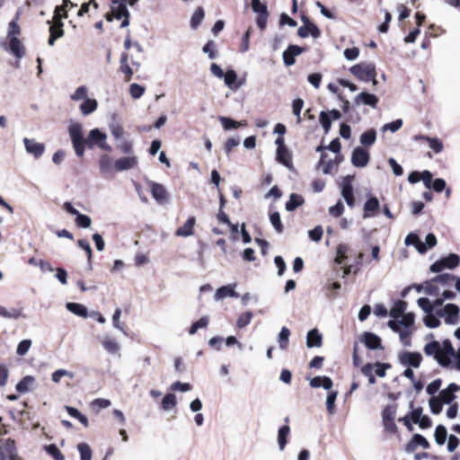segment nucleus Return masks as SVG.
Instances as JSON below:
<instances>
[{"label":"nucleus","mask_w":460,"mask_h":460,"mask_svg":"<svg viewBox=\"0 0 460 460\" xmlns=\"http://www.w3.org/2000/svg\"><path fill=\"white\" fill-rule=\"evenodd\" d=\"M68 133L75 153L78 157L84 155L85 145L92 148L94 146H99L102 142L107 139V135L97 128L90 130L87 138H84L82 125L78 122H73L69 125Z\"/></svg>","instance_id":"nucleus-1"},{"label":"nucleus","mask_w":460,"mask_h":460,"mask_svg":"<svg viewBox=\"0 0 460 460\" xmlns=\"http://www.w3.org/2000/svg\"><path fill=\"white\" fill-rule=\"evenodd\" d=\"M424 353L429 357H433L442 367L451 366V357L456 355V350L449 339L444 340L441 343L438 341H432L425 344Z\"/></svg>","instance_id":"nucleus-2"},{"label":"nucleus","mask_w":460,"mask_h":460,"mask_svg":"<svg viewBox=\"0 0 460 460\" xmlns=\"http://www.w3.org/2000/svg\"><path fill=\"white\" fill-rule=\"evenodd\" d=\"M349 72L358 80L370 82L376 77V65L374 63H359L352 66Z\"/></svg>","instance_id":"nucleus-3"},{"label":"nucleus","mask_w":460,"mask_h":460,"mask_svg":"<svg viewBox=\"0 0 460 460\" xmlns=\"http://www.w3.org/2000/svg\"><path fill=\"white\" fill-rule=\"evenodd\" d=\"M251 8L252 12L257 14L255 19L257 27L261 31H264L267 27V22L270 15L267 4L265 3H262L261 0H252Z\"/></svg>","instance_id":"nucleus-4"},{"label":"nucleus","mask_w":460,"mask_h":460,"mask_svg":"<svg viewBox=\"0 0 460 460\" xmlns=\"http://www.w3.org/2000/svg\"><path fill=\"white\" fill-rule=\"evenodd\" d=\"M460 309L459 307L452 303L447 304L442 309H438L436 314L439 317H445V323L447 324H456L458 322Z\"/></svg>","instance_id":"nucleus-5"},{"label":"nucleus","mask_w":460,"mask_h":460,"mask_svg":"<svg viewBox=\"0 0 460 460\" xmlns=\"http://www.w3.org/2000/svg\"><path fill=\"white\" fill-rule=\"evenodd\" d=\"M399 363L408 367H420L422 361V355L417 351L403 350L398 355Z\"/></svg>","instance_id":"nucleus-6"},{"label":"nucleus","mask_w":460,"mask_h":460,"mask_svg":"<svg viewBox=\"0 0 460 460\" xmlns=\"http://www.w3.org/2000/svg\"><path fill=\"white\" fill-rule=\"evenodd\" d=\"M63 208L69 214L75 217V221L78 227L88 228L91 226L92 219L89 216L80 213L76 208L73 207L71 202L66 201L63 205Z\"/></svg>","instance_id":"nucleus-7"},{"label":"nucleus","mask_w":460,"mask_h":460,"mask_svg":"<svg viewBox=\"0 0 460 460\" xmlns=\"http://www.w3.org/2000/svg\"><path fill=\"white\" fill-rule=\"evenodd\" d=\"M370 160L369 152L361 147L357 146L353 149L351 154V164L357 168H364L367 165Z\"/></svg>","instance_id":"nucleus-8"},{"label":"nucleus","mask_w":460,"mask_h":460,"mask_svg":"<svg viewBox=\"0 0 460 460\" xmlns=\"http://www.w3.org/2000/svg\"><path fill=\"white\" fill-rule=\"evenodd\" d=\"M305 50V48L300 47L298 45H288V47L284 50L282 54L284 65L286 66H293L296 63V57L301 55Z\"/></svg>","instance_id":"nucleus-9"},{"label":"nucleus","mask_w":460,"mask_h":460,"mask_svg":"<svg viewBox=\"0 0 460 460\" xmlns=\"http://www.w3.org/2000/svg\"><path fill=\"white\" fill-rule=\"evenodd\" d=\"M365 346L371 350L383 349L381 338L370 332H365L360 338Z\"/></svg>","instance_id":"nucleus-10"},{"label":"nucleus","mask_w":460,"mask_h":460,"mask_svg":"<svg viewBox=\"0 0 460 460\" xmlns=\"http://www.w3.org/2000/svg\"><path fill=\"white\" fill-rule=\"evenodd\" d=\"M23 144L27 153L31 154L36 159L42 156L45 151V146L42 143L36 142L35 139L25 137Z\"/></svg>","instance_id":"nucleus-11"},{"label":"nucleus","mask_w":460,"mask_h":460,"mask_svg":"<svg viewBox=\"0 0 460 460\" xmlns=\"http://www.w3.org/2000/svg\"><path fill=\"white\" fill-rule=\"evenodd\" d=\"M379 99L376 94L367 92H361L354 99L355 105L363 103L364 105L369 106L371 108H376Z\"/></svg>","instance_id":"nucleus-12"},{"label":"nucleus","mask_w":460,"mask_h":460,"mask_svg":"<svg viewBox=\"0 0 460 460\" xmlns=\"http://www.w3.org/2000/svg\"><path fill=\"white\" fill-rule=\"evenodd\" d=\"M460 389V386L455 383H451L447 388L439 393V400L445 404H450L455 399V393Z\"/></svg>","instance_id":"nucleus-13"},{"label":"nucleus","mask_w":460,"mask_h":460,"mask_svg":"<svg viewBox=\"0 0 460 460\" xmlns=\"http://www.w3.org/2000/svg\"><path fill=\"white\" fill-rule=\"evenodd\" d=\"M137 164L136 156H126L117 159L114 162V169L117 172L128 171L134 168Z\"/></svg>","instance_id":"nucleus-14"},{"label":"nucleus","mask_w":460,"mask_h":460,"mask_svg":"<svg viewBox=\"0 0 460 460\" xmlns=\"http://www.w3.org/2000/svg\"><path fill=\"white\" fill-rule=\"evenodd\" d=\"M290 431V427L288 424L280 426L278 429L277 443L279 450L280 452H283L286 449L287 445L288 444Z\"/></svg>","instance_id":"nucleus-15"},{"label":"nucleus","mask_w":460,"mask_h":460,"mask_svg":"<svg viewBox=\"0 0 460 460\" xmlns=\"http://www.w3.org/2000/svg\"><path fill=\"white\" fill-rule=\"evenodd\" d=\"M152 197L159 203L164 204L166 202L168 195L167 190L164 185L152 181L150 183Z\"/></svg>","instance_id":"nucleus-16"},{"label":"nucleus","mask_w":460,"mask_h":460,"mask_svg":"<svg viewBox=\"0 0 460 460\" xmlns=\"http://www.w3.org/2000/svg\"><path fill=\"white\" fill-rule=\"evenodd\" d=\"M276 159L288 170L293 171L292 155L288 147L277 148Z\"/></svg>","instance_id":"nucleus-17"},{"label":"nucleus","mask_w":460,"mask_h":460,"mask_svg":"<svg viewBox=\"0 0 460 460\" xmlns=\"http://www.w3.org/2000/svg\"><path fill=\"white\" fill-rule=\"evenodd\" d=\"M2 443L3 452H4L6 459L17 460V448L15 441L12 438L0 439Z\"/></svg>","instance_id":"nucleus-18"},{"label":"nucleus","mask_w":460,"mask_h":460,"mask_svg":"<svg viewBox=\"0 0 460 460\" xmlns=\"http://www.w3.org/2000/svg\"><path fill=\"white\" fill-rule=\"evenodd\" d=\"M235 284H230L226 286H222L218 288L215 294V300L219 301L222 300L227 296L229 297H238V293L234 290Z\"/></svg>","instance_id":"nucleus-19"},{"label":"nucleus","mask_w":460,"mask_h":460,"mask_svg":"<svg viewBox=\"0 0 460 460\" xmlns=\"http://www.w3.org/2000/svg\"><path fill=\"white\" fill-rule=\"evenodd\" d=\"M0 316L5 319L17 320L19 318H24L23 307H11L6 308L0 305Z\"/></svg>","instance_id":"nucleus-20"},{"label":"nucleus","mask_w":460,"mask_h":460,"mask_svg":"<svg viewBox=\"0 0 460 460\" xmlns=\"http://www.w3.org/2000/svg\"><path fill=\"white\" fill-rule=\"evenodd\" d=\"M195 224L196 218L194 217H190L182 226L177 228L175 235L181 237H189L192 235L194 233Z\"/></svg>","instance_id":"nucleus-21"},{"label":"nucleus","mask_w":460,"mask_h":460,"mask_svg":"<svg viewBox=\"0 0 460 460\" xmlns=\"http://www.w3.org/2000/svg\"><path fill=\"white\" fill-rule=\"evenodd\" d=\"M323 344V336L318 329L314 328L307 332L306 335V346L307 348H319Z\"/></svg>","instance_id":"nucleus-22"},{"label":"nucleus","mask_w":460,"mask_h":460,"mask_svg":"<svg viewBox=\"0 0 460 460\" xmlns=\"http://www.w3.org/2000/svg\"><path fill=\"white\" fill-rule=\"evenodd\" d=\"M354 175H346L342 178V181L341 182V196L344 199V200L354 195L352 185Z\"/></svg>","instance_id":"nucleus-23"},{"label":"nucleus","mask_w":460,"mask_h":460,"mask_svg":"<svg viewBox=\"0 0 460 460\" xmlns=\"http://www.w3.org/2000/svg\"><path fill=\"white\" fill-rule=\"evenodd\" d=\"M35 378L32 376H25L15 385V389L19 394H26L33 389Z\"/></svg>","instance_id":"nucleus-24"},{"label":"nucleus","mask_w":460,"mask_h":460,"mask_svg":"<svg viewBox=\"0 0 460 460\" xmlns=\"http://www.w3.org/2000/svg\"><path fill=\"white\" fill-rule=\"evenodd\" d=\"M9 40V48L8 50L16 58H22L25 55V49L23 45L18 37H13V39Z\"/></svg>","instance_id":"nucleus-25"},{"label":"nucleus","mask_w":460,"mask_h":460,"mask_svg":"<svg viewBox=\"0 0 460 460\" xmlns=\"http://www.w3.org/2000/svg\"><path fill=\"white\" fill-rule=\"evenodd\" d=\"M99 167L101 173L107 177L112 172L114 163L108 155H102L99 159Z\"/></svg>","instance_id":"nucleus-26"},{"label":"nucleus","mask_w":460,"mask_h":460,"mask_svg":"<svg viewBox=\"0 0 460 460\" xmlns=\"http://www.w3.org/2000/svg\"><path fill=\"white\" fill-rule=\"evenodd\" d=\"M66 308L71 312L72 314L83 317L87 318L89 316L88 309L87 307L80 303H75V302H67L66 304Z\"/></svg>","instance_id":"nucleus-27"},{"label":"nucleus","mask_w":460,"mask_h":460,"mask_svg":"<svg viewBox=\"0 0 460 460\" xmlns=\"http://www.w3.org/2000/svg\"><path fill=\"white\" fill-rule=\"evenodd\" d=\"M226 85L231 90H237L241 87L242 84L237 83V74L233 69H228L223 76Z\"/></svg>","instance_id":"nucleus-28"},{"label":"nucleus","mask_w":460,"mask_h":460,"mask_svg":"<svg viewBox=\"0 0 460 460\" xmlns=\"http://www.w3.org/2000/svg\"><path fill=\"white\" fill-rule=\"evenodd\" d=\"M380 203L376 197H370L364 204V218L372 217L371 213L379 209Z\"/></svg>","instance_id":"nucleus-29"},{"label":"nucleus","mask_w":460,"mask_h":460,"mask_svg":"<svg viewBox=\"0 0 460 460\" xmlns=\"http://www.w3.org/2000/svg\"><path fill=\"white\" fill-rule=\"evenodd\" d=\"M98 108V102L93 98L85 99L80 105V111L84 116H88Z\"/></svg>","instance_id":"nucleus-30"},{"label":"nucleus","mask_w":460,"mask_h":460,"mask_svg":"<svg viewBox=\"0 0 460 460\" xmlns=\"http://www.w3.org/2000/svg\"><path fill=\"white\" fill-rule=\"evenodd\" d=\"M305 202L304 198L296 193H291L288 200L286 202L285 208L288 211L291 212L296 210L298 207L302 206Z\"/></svg>","instance_id":"nucleus-31"},{"label":"nucleus","mask_w":460,"mask_h":460,"mask_svg":"<svg viewBox=\"0 0 460 460\" xmlns=\"http://www.w3.org/2000/svg\"><path fill=\"white\" fill-rule=\"evenodd\" d=\"M376 140V131L369 128L363 132L359 137V142L363 146H371Z\"/></svg>","instance_id":"nucleus-32"},{"label":"nucleus","mask_w":460,"mask_h":460,"mask_svg":"<svg viewBox=\"0 0 460 460\" xmlns=\"http://www.w3.org/2000/svg\"><path fill=\"white\" fill-rule=\"evenodd\" d=\"M416 138H420V139L425 140L429 144V146L436 154H438V153L442 152V150H443V147H444L443 143L438 137H429V136L420 135L419 137H416Z\"/></svg>","instance_id":"nucleus-33"},{"label":"nucleus","mask_w":460,"mask_h":460,"mask_svg":"<svg viewBox=\"0 0 460 460\" xmlns=\"http://www.w3.org/2000/svg\"><path fill=\"white\" fill-rule=\"evenodd\" d=\"M205 17V10L199 6L190 17V26L192 30H197Z\"/></svg>","instance_id":"nucleus-34"},{"label":"nucleus","mask_w":460,"mask_h":460,"mask_svg":"<svg viewBox=\"0 0 460 460\" xmlns=\"http://www.w3.org/2000/svg\"><path fill=\"white\" fill-rule=\"evenodd\" d=\"M111 119H112V121L109 125L111 133L116 140H119L122 138V136L124 134V129H123L122 126L120 125V123L116 120V119H117L116 114H112Z\"/></svg>","instance_id":"nucleus-35"},{"label":"nucleus","mask_w":460,"mask_h":460,"mask_svg":"<svg viewBox=\"0 0 460 460\" xmlns=\"http://www.w3.org/2000/svg\"><path fill=\"white\" fill-rule=\"evenodd\" d=\"M407 309V303L403 300H397L390 310V316L394 319L400 318Z\"/></svg>","instance_id":"nucleus-36"},{"label":"nucleus","mask_w":460,"mask_h":460,"mask_svg":"<svg viewBox=\"0 0 460 460\" xmlns=\"http://www.w3.org/2000/svg\"><path fill=\"white\" fill-rule=\"evenodd\" d=\"M290 337V330L288 327H282L279 335H278V342L279 349L281 350H286L288 347Z\"/></svg>","instance_id":"nucleus-37"},{"label":"nucleus","mask_w":460,"mask_h":460,"mask_svg":"<svg viewBox=\"0 0 460 460\" xmlns=\"http://www.w3.org/2000/svg\"><path fill=\"white\" fill-rule=\"evenodd\" d=\"M19 16L20 13H17L14 18L8 24V39H13V37H18L21 34V28L18 24Z\"/></svg>","instance_id":"nucleus-38"},{"label":"nucleus","mask_w":460,"mask_h":460,"mask_svg":"<svg viewBox=\"0 0 460 460\" xmlns=\"http://www.w3.org/2000/svg\"><path fill=\"white\" fill-rule=\"evenodd\" d=\"M176 404H177V400H176L175 394L172 393H169L164 396V398L162 400L161 407L164 411H169L172 408H174L176 406Z\"/></svg>","instance_id":"nucleus-39"},{"label":"nucleus","mask_w":460,"mask_h":460,"mask_svg":"<svg viewBox=\"0 0 460 460\" xmlns=\"http://www.w3.org/2000/svg\"><path fill=\"white\" fill-rule=\"evenodd\" d=\"M434 438L438 445H444L447 438V428L441 424L438 425L435 429Z\"/></svg>","instance_id":"nucleus-40"},{"label":"nucleus","mask_w":460,"mask_h":460,"mask_svg":"<svg viewBox=\"0 0 460 460\" xmlns=\"http://www.w3.org/2000/svg\"><path fill=\"white\" fill-rule=\"evenodd\" d=\"M218 119L221 122V125L225 130L237 128L239 126L246 124L245 122H238L233 119L232 118L224 116H220Z\"/></svg>","instance_id":"nucleus-41"},{"label":"nucleus","mask_w":460,"mask_h":460,"mask_svg":"<svg viewBox=\"0 0 460 460\" xmlns=\"http://www.w3.org/2000/svg\"><path fill=\"white\" fill-rule=\"evenodd\" d=\"M102 344L104 349L111 354H116L120 349L119 343L114 339H111V338H108V337L104 338Z\"/></svg>","instance_id":"nucleus-42"},{"label":"nucleus","mask_w":460,"mask_h":460,"mask_svg":"<svg viewBox=\"0 0 460 460\" xmlns=\"http://www.w3.org/2000/svg\"><path fill=\"white\" fill-rule=\"evenodd\" d=\"M62 22H60L57 29L52 25L49 27L50 35L48 40V43L49 46H53L55 44V41L64 35V30L62 29Z\"/></svg>","instance_id":"nucleus-43"},{"label":"nucleus","mask_w":460,"mask_h":460,"mask_svg":"<svg viewBox=\"0 0 460 460\" xmlns=\"http://www.w3.org/2000/svg\"><path fill=\"white\" fill-rule=\"evenodd\" d=\"M441 259L446 268L449 270L456 269L460 263V257L456 253H449L447 256Z\"/></svg>","instance_id":"nucleus-44"},{"label":"nucleus","mask_w":460,"mask_h":460,"mask_svg":"<svg viewBox=\"0 0 460 460\" xmlns=\"http://www.w3.org/2000/svg\"><path fill=\"white\" fill-rule=\"evenodd\" d=\"M349 250V247L346 243H340L337 246V256L335 258V262L337 264H343L347 259V253Z\"/></svg>","instance_id":"nucleus-45"},{"label":"nucleus","mask_w":460,"mask_h":460,"mask_svg":"<svg viewBox=\"0 0 460 460\" xmlns=\"http://www.w3.org/2000/svg\"><path fill=\"white\" fill-rule=\"evenodd\" d=\"M456 279V276L450 273H442L435 276L431 279V281L435 283H439L443 286H449L452 281Z\"/></svg>","instance_id":"nucleus-46"},{"label":"nucleus","mask_w":460,"mask_h":460,"mask_svg":"<svg viewBox=\"0 0 460 460\" xmlns=\"http://www.w3.org/2000/svg\"><path fill=\"white\" fill-rule=\"evenodd\" d=\"M270 221L278 234H281L283 232L284 226L281 222L280 214L278 211L270 214Z\"/></svg>","instance_id":"nucleus-47"},{"label":"nucleus","mask_w":460,"mask_h":460,"mask_svg":"<svg viewBox=\"0 0 460 460\" xmlns=\"http://www.w3.org/2000/svg\"><path fill=\"white\" fill-rule=\"evenodd\" d=\"M77 450L80 454V460H92L93 452L87 443H79L77 445Z\"/></svg>","instance_id":"nucleus-48"},{"label":"nucleus","mask_w":460,"mask_h":460,"mask_svg":"<svg viewBox=\"0 0 460 460\" xmlns=\"http://www.w3.org/2000/svg\"><path fill=\"white\" fill-rule=\"evenodd\" d=\"M338 396V391H330L326 397V409L330 414L335 413V402Z\"/></svg>","instance_id":"nucleus-49"},{"label":"nucleus","mask_w":460,"mask_h":460,"mask_svg":"<svg viewBox=\"0 0 460 460\" xmlns=\"http://www.w3.org/2000/svg\"><path fill=\"white\" fill-rule=\"evenodd\" d=\"M301 21L303 22V25H305V24H309L310 27H311V36L314 38V39H318L321 37V30L319 29V27L314 24L308 16L303 14L301 15Z\"/></svg>","instance_id":"nucleus-50"},{"label":"nucleus","mask_w":460,"mask_h":460,"mask_svg":"<svg viewBox=\"0 0 460 460\" xmlns=\"http://www.w3.org/2000/svg\"><path fill=\"white\" fill-rule=\"evenodd\" d=\"M45 451L53 457L54 460H65V456L55 444H49L44 447Z\"/></svg>","instance_id":"nucleus-51"},{"label":"nucleus","mask_w":460,"mask_h":460,"mask_svg":"<svg viewBox=\"0 0 460 460\" xmlns=\"http://www.w3.org/2000/svg\"><path fill=\"white\" fill-rule=\"evenodd\" d=\"M209 319L208 316H202L198 321L194 322L190 329L189 333L194 335L199 329L206 328L208 325Z\"/></svg>","instance_id":"nucleus-52"},{"label":"nucleus","mask_w":460,"mask_h":460,"mask_svg":"<svg viewBox=\"0 0 460 460\" xmlns=\"http://www.w3.org/2000/svg\"><path fill=\"white\" fill-rule=\"evenodd\" d=\"M332 119L330 118L329 113L324 111H322L319 114V122L324 131L325 134H328L332 128Z\"/></svg>","instance_id":"nucleus-53"},{"label":"nucleus","mask_w":460,"mask_h":460,"mask_svg":"<svg viewBox=\"0 0 460 460\" xmlns=\"http://www.w3.org/2000/svg\"><path fill=\"white\" fill-rule=\"evenodd\" d=\"M253 317V314L251 311L241 314L236 321V326L239 329H243L250 324L252 319Z\"/></svg>","instance_id":"nucleus-54"},{"label":"nucleus","mask_w":460,"mask_h":460,"mask_svg":"<svg viewBox=\"0 0 460 460\" xmlns=\"http://www.w3.org/2000/svg\"><path fill=\"white\" fill-rule=\"evenodd\" d=\"M87 93H88L87 87L85 85H81L76 88V90L74 92V93L71 94L70 98L75 102H78L81 100L84 101L85 99L88 98Z\"/></svg>","instance_id":"nucleus-55"},{"label":"nucleus","mask_w":460,"mask_h":460,"mask_svg":"<svg viewBox=\"0 0 460 460\" xmlns=\"http://www.w3.org/2000/svg\"><path fill=\"white\" fill-rule=\"evenodd\" d=\"M203 53L207 54L209 59L217 58L216 43L214 40H208L202 48Z\"/></svg>","instance_id":"nucleus-56"},{"label":"nucleus","mask_w":460,"mask_h":460,"mask_svg":"<svg viewBox=\"0 0 460 460\" xmlns=\"http://www.w3.org/2000/svg\"><path fill=\"white\" fill-rule=\"evenodd\" d=\"M361 373L367 377L368 384L374 385L376 380L375 375L373 374V365L371 363H367L361 367Z\"/></svg>","instance_id":"nucleus-57"},{"label":"nucleus","mask_w":460,"mask_h":460,"mask_svg":"<svg viewBox=\"0 0 460 460\" xmlns=\"http://www.w3.org/2000/svg\"><path fill=\"white\" fill-rule=\"evenodd\" d=\"M400 318L398 323L404 328H410L414 324L415 315L412 313H404Z\"/></svg>","instance_id":"nucleus-58"},{"label":"nucleus","mask_w":460,"mask_h":460,"mask_svg":"<svg viewBox=\"0 0 460 460\" xmlns=\"http://www.w3.org/2000/svg\"><path fill=\"white\" fill-rule=\"evenodd\" d=\"M341 285L340 282H332L328 283L325 287L326 288V296L329 298H333L338 295L339 290L341 289Z\"/></svg>","instance_id":"nucleus-59"},{"label":"nucleus","mask_w":460,"mask_h":460,"mask_svg":"<svg viewBox=\"0 0 460 460\" xmlns=\"http://www.w3.org/2000/svg\"><path fill=\"white\" fill-rule=\"evenodd\" d=\"M423 323L429 328H437L440 325V320L433 314V312L426 314L423 319Z\"/></svg>","instance_id":"nucleus-60"},{"label":"nucleus","mask_w":460,"mask_h":460,"mask_svg":"<svg viewBox=\"0 0 460 460\" xmlns=\"http://www.w3.org/2000/svg\"><path fill=\"white\" fill-rule=\"evenodd\" d=\"M418 305L424 311L426 314L434 312V305L427 297H420L417 301Z\"/></svg>","instance_id":"nucleus-61"},{"label":"nucleus","mask_w":460,"mask_h":460,"mask_svg":"<svg viewBox=\"0 0 460 460\" xmlns=\"http://www.w3.org/2000/svg\"><path fill=\"white\" fill-rule=\"evenodd\" d=\"M396 414V405H386L382 411L383 420H394Z\"/></svg>","instance_id":"nucleus-62"},{"label":"nucleus","mask_w":460,"mask_h":460,"mask_svg":"<svg viewBox=\"0 0 460 460\" xmlns=\"http://www.w3.org/2000/svg\"><path fill=\"white\" fill-rule=\"evenodd\" d=\"M145 93V87L133 83L129 85V93L133 99H139Z\"/></svg>","instance_id":"nucleus-63"},{"label":"nucleus","mask_w":460,"mask_h":460,"mask_svg":"<svg viewBox=\"0 0 460 460\" xmlns=\"http://www.w3.org/2000/svg\"><path fill=\"white\" fill-rule=\"evenodd\" d=\"M442 402L437 398V397H431L429 400V408H430V411L433 413V414H439L442 411V408H443V405H442Z\"/></svg>","instance_id":"nucleus-64"}]
</instances>
